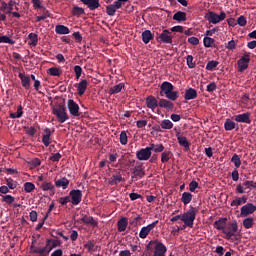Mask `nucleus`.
<instances>
[{"label":"nucleus","instance_id":"f257e3e1","mask_svg":"<svg viewBox=\"0 0 256 256\" xmlns=\"http://www.w3.org/2000/svg\"><path fill=\"white\" fill-rule=\"evenodd\" d=\"M197 217V208L191 207L189 210L182 214V222L184 223L183 228L190 227L193 229V225L195 223V219Z\"/></svg>","mask_w":256,"mask_h":256},{"label":"nucleus","instance_id":"f03ea898","mask_svg":"<svg viewBox=\"0 0 256 256\" xmlns=\"http://www.w3.org/2000/svg\"><path fill=\"white\" fill-rule=\"evenodd\" d=\"M53 115H55L56 119L59 123H65V121H68L69 114H67V108H65V105L58 104L53 107L52 109Z\"/></svg>","mask_w":256,"mask_h":256},{"label":"nucleus","instance_id":"7ed1b4c3","mask_svg":"<svg viewBox=\"0 0 256 256\" xmlns=\"http://www.w3.org/2000/svg\"><path fill=\"white\" fill-rule=\"evenodd\" d=\"M227 14L225 12H221L220 15L216 14L213 11L207 12L205 14V19L208 23H212L213 25H217V23H221V21H225Z\"/></svg>","mask_w":256,"mask_h":256},{"label":"nucleus","instance_id":"20e7f679","mask_svg":"<svg viewBox=\"0 0 256 256\" xmlns=\"http://www.w3.org/2000/svg\"><path fill=\"white\" fill-rule=\"evenodd\" d=\"M129 0H116L113 4L106 7V13L109 17H113L117 13V9H121Z\"/></svg>","mask_w":256,"mask_h":256},{"label":"nucleus","instance_id":"39448f33","mask_svg":"<svg viewBox=\"0 0 256 256\" xmlns=\"http://www.w3.org/2000/svg\"><path fill=\"white\" fill-rule=\"evenodd\" d=\"M244 185V187H243ZM243 185L239 184L236 187V193L243 195V193H247V190L251 191V189H256V182L255 181H245Z\"/></svg>","mask_w":256,"mask_h":256},{"label":"nucleus","instance_id":"423d86ee","mask_svg":"<svg viewBox=\"0 0 256 256\" xmlns=\"http://www.w3.org/2000/svg\"><path fill=\"white\" fill-rule=\"evenodd\" d=\"M239 227L237 226V222L228 223L226 226H224L223 233L226 235V239H231V237H234L235 233H237V230Z\"/></svg>","mask_w":256,"mask_h":256},{"label":"nucleus","instance_id":"0eeeda50","mask_svg":"<svg viewBox=\"0 0 256 256\" xmlns=\"http://www.w3.org/2000/svg\"><path fill=\"white\" fill-rule=\"evenodd\" d=\"M67 108L72 117H81V113H79V104H77L73 99L68 100Z\"/></svg>","mask_w":256,"mask_h":256},{"label":"nucleus","instance_id":"6e6552de","mask_svg":"<svg viewBox=\"0 0 256 256\" xmlns=\"http://www.w3.org/2000/svg\"><path fill=\"white\" fill-rule=\"evenodd\" d=\"M157 223H159V221L156 220L155 222H152L151 224L142 227L139 232L140 239H147V235H149V233L153 231L154 227H157Z\"/></svg>","mask_w":256,"mask_h":256},{"label":"nucleus","instance_id":"1a4fd4ad","mask_svg":"<svg viewBox=\"0 0 256 256\" xmlns=\"http://www.w3.org/2000/svg\"><path fill=\"white\" fill-rule=\"evenodd\" d=\"M136 157L139 161H149L151 159V149L149 147L140 149L136 152Z\"/></svg>","mask_w":256,"mask_h":256},{"label":"nucleus","instance_id":"9d476101","mask_svg":"<svg viewBox=\"0 0 256 256\" xmlns=\"http://www.w3.org/2000/svg\"><path fill=\"white\" fill-rule=\"evenodd\" d=\"M256 211V206L253 203H247L246 205L242 206L240 209L241 217H247L248 215H253Z\"/></svg>","mask_w":256,"mask_h":256},{"label":"nucleus","instance_id":"9b49d317","mask_svg":"<svg viewBox=\"0 0 256 256\" xmlns=\"http://www.w3.org/2000/svg\"><path fill=\"white\" fill-rule=\"evenodd\" d=\"M54 247H55V245L51 246L49 244V240H47V243H46L45 247H43V248H34L32 250V253H36V254L41 255V256H47V255H49V253H51V251H53Z\"/></svg>","mask_w":256,"mask_h":256},{"label":"nucleus","instance_id":"f8f14e48","mask_svg":"<svg viewBox=\"0 0 256 256\" xmlns=\"http://www.w3.org/2000/svg\"><path fill=\"white\" fill-rule=\"evenodd\" d=\"M249 61H251L249 54H245L238 60V71H240V73H243V71L249 67Z\"/></svg>","mask_w":256,"mask_h":256},{"label":"nucleus","instance_id":"ddd939ff","mask_svg":"<svg viewBox=\"0 0 256 256\" xmlns=\"http://www.w3.org/2000/svg\"><path fill=\"white\" fill-rule=\"evenodd\" d=\"M69 195L71 197L72 205H79L81 203V199L83 198L81 190H71Z\"/></svg>","mask_w":256,"mask_h":256},{"label":"nucleus","instance_id":"4468645a","mask_svg":"<svg viewBox=\"0 0 256 256\" xmlns=\"http://www.w3.org/2000/svg\"><path fill=\"white\" fill-rule=\"evenodd\" d=\"M158 39L161 43L171 44L173 43V33L169 30H163Z\"/></svg>","mask_w":256,"mask_h":256},{"label":"nucleus","instance_id":"2eb2a0df","mask_svg":"<svg viewBox=\"0 0 256 256\" xmlns=\"http://www.w3.org/2000/svg\"><path fill=\"white\" fill-rule=\"evenodd\" d=\"M166 253L167 247L165 246V244L156 241L154 247V256H165Z\"/></svg>","mask_w":256,"mask_h":256},{"label":"nucleus","instance_id":"dca6fc26","mask_svg":"<svg viewBox=\"0 0 256 256\" xmlns=\"http://www.w3.org/2000/svg\"><path fill=\"white\" fill-rule=\"evenodd\" d=\"M83 5H86L90 11H95V9H99L101 7V3L99 0H80Z\"/></svg>","mask_w":256,"mask_h":256},{"label":"nucleus","instance_id":"f3484780","mask_svg":"<svg viewBox=\"0 0 256 256\" xmlns=\"http://www.w3.org/2000/svg\"><path fill=\"white\" fill-rule=\"evenodd\" d=\"M14 5H15V2L13 0H10L8 4H7V2H2L0 11H2V13H6L7 15H9V14L13 13Z\"/></svg>","mask_w":256,"mask_h":256},{"label":"nucleus","instance_id":"a211bd4d","mask_svg":"<svg viewBox=\"0 0 256 256\" xmlns=\"http://www.w3.org/2000/svg\"><path fill=\"white\" fill-rule=\"evenodd\" d=\"M89 85V82L85 79L81 80L77 85V93L80 97H83L85 95V91H87V87Z\"/></svg>","mask_w":256,"mask_h":256},{"label":"nucleus","instance_id":"6ab92c4d","mask_svg":"<svg viewBox=\"0 0 256 256\" xmlns=\"http://www.w3.org/2000/svg\"><path fill=\"white\" fill-rule=\"evenodd\" d=\"M40 189H42V191H50V195H55V185H53V182H42L40 185Z\"/></svg>","mask_w":256,"mask_h":256},{"label":"nucleus","instance_id":"aec40b11","mask_svg":"<svg viewBox=\"0 0 256 256\" xmlns=\"http://www.w3.org/2000/svg\"><path fill=\"white\" fill-rule=\"evenodd\" d=\"M18 77L21 80V84H22V87H24V89H29L31 87V77L23 73H19Z\"/></svg>","mask_w":256,"mask_h":256},{"label":"nucleus","instance_id":"412c9836","mask_svg":"<svg viewBox=\"0 0 256 256\" xmlns=\"http://www.w3.org/2000/svg\"><path fill=\"white\" fill-rule=\"evenodd\" d=\"M157 98L154 96H148L146 98V107H148V109H151L152 111H155V109H157Z\"/></svg>","mask_w":256,"mask_h":256},{"label":"nucleus","instance_id":"4be33fe9","mask_svg":"<svg viewBox=\"0 0 256 256\" xmlns=\"http://www.w3.org/2000/svg\"><path fill=\"white\" fill-rule=\"evenodd\" d=\"M251 114L249 113H243L235 116V121L237 123H251Z\"/></svg>","mask_w":256,"mask_h":256},{"label":"nucleus","instance_id":"5701e85b","mask_svg":"<svg viewBox=\"0 0 256 256\" xmlns=\"http://www.w3.org/2000/svg\"><path fill=\"white\" fill-rule=\"evenodd\" d=\"M184 98L186 101H191L192 99H197V90L189 88L186 90Z\"/></svg>","mask_w":256,"mask_h":256},{"label":"nucleus","instance_id":"b1692460","mask_svg":"<svg viewBox=\"0 0 256 256\" xmlns=\"http://www.w3.org/2000/svg\"><path fill=\"white\" fill-rule=\"evenodd\" d=\"M226 225H227V218H220L219 220L214 222V227L218 231H224Z\"/></svg>","mask_w":256,"mask_h":256},{"label":"nucleus","instance_id":"393cba45","mask_svg":"<svg viewBox=\"0 0 256 256\" xmlns=\"http://www.w3.org/2000/svg\"><path fill=\"white\" fill-rule=\"evenodd\" d=\"M177 140L179 145H181V147H184V151H189L190 144H189V141L187 140V137L178 135Z\"/></svg>","mask_w":256,"mask_h":256},{"label":"nucleus","instance_id":"a878e982","mask_svg":"<svg viewBox=\"0 0 256 256\" xmlns=\"http://www.w3.org/2000/svg\"><path fill=\"white\" fill-rule=\"evenodd\" d=\"M55 31L57 35H69L70 33L69 28L65 25H56Z\"/></svg>","mask_w":256,"mask_h":256},{"label":"nucleus","instance_id":"bb28decb","mask_svg":"<svg viewBox=\"0 0 256 256\" xmlns=\"http://www.w3.org/2000/svg\"><path fill=\"white\" fill-rule=\"evenodd\" d=\"M247 203V196H242L240 198H236L231 202V207H240V205H245Z\"/></svg>","mask_w":256,"mask_h":256},{"label":"nucleus","instance_id":"cd10ccee","mask_svg":"<svg viewBox=\"0 0 256 256\" xmlns=\"http://www.w3.org/2000/svg\"><path fill=\"white\" fill-rule=\"evenodd\" d=\"M56 187H61L62 189H67L69 187V180L65 177L60 178L55 181Z\"/></svg>","mask_w":256,"mask_h":256},{"label":"nucleus","instance_id":"c85d7f7f","mask_svg":"<svg viewBox=\"0 0 256 256\" xmlns=\"http://www.w3.org/2000/svg\"><path fill=\"white\" fill-rule=\"evenodd\" d=\"M133 175L134 177H145V171L143 170V165L135 166L133 169Z\"/></svg>","mask_w":256,"mask_h":256},{"label":"nucleus","instance_id":"c756f323","mask_svg":"<svg viewBox=\"0 0 256 256\" xmlns=\"http://www.w3.org/2000/svg\"><path fill=\"white\" fill-rule=\"evenodd\" d=\"M82 223H85V225H92V227H97V221L91 216H84L80 219Z\"/></svg>","mask_w":256,"mask_h":256},{"label":"nucleus","instance_id":"7c9ffc66","mask_svg":"<svg viewBox=\"0 0 256 256\" xmlns=\"http://www.w3.org/2000/svg\"><path fill=\"white\" fill-rule=\"evenodd\" d=\"M153 39V33H151V30H145L142 32V41L147 45L149 41Z\"/></svg>","mask_w":256,"mask_h":256},{"label":"nucleus","instance_id":"2f4dec72","mask_svg":"<svg viewBox=\"0 0 256 256\" xmlns=\"http://www.w3.org/2000/svg\"><path fill=\"white\" fill-rule=\"evenodd\" d=\"M161 91L167 95L173 91V84L171 82H163L161 85Z\"/></svg>","mask_w":256,"mask_h":256},{"label":"nucleus","instance_id":"473e14b6","mask_svg":"<svg viewBox=\"0 0 256 256\" xmlns=\"http://www.w3.org/2000/svg\"><path fill=\"white\" fill-rule=\"evenodd\" d=\"M44 135L42 138V143L45 145V147H49V140L51 139V129L46 128L44 130Z\"/></svg>","mask_w":256,"mask_h":256},{"label":"nucleus","instance_id":"72a5a7b5","mask_svg":"<svg viewBox=\"0 0 256 256\" xmlns=\"http://www.w3.org/2000/svg\"><path fill=\"white\" fill-rule=\"evenodd\" d=\"M118 231L121 233L127 229V225H129V222L127 218H121L118 223Z\"/></svg>","mask_w":256,"mask_h":256},{"label":"nucleus","instance_id":"f704fd0d","mask_svg":"<svg viewBox=\"0 0 256 256\" xmlns=\"http://www.w3.org/2000/svg\"><path fill=\"white\" fill-rule=\"evenodd\" d=\"M150 151H154V153H163L165 151V146L163 144H150Z\"/></svg>","mask_w":256,"mask_h":256},{"label":"nucleus","instance_id":"c9c22d12","mask_svg":"<svg viewBox=\"0 0 256 256\" xmlns=\"http://www.w3.org/2000/svg\"><path fill=\"white\" fill-rule=\"evenodd\" d=\"M174 21H187V13L179 11L173 15Z\"/></svg>","mask_w":256,"mask_h":256},{"label":"nucleus","instance_id":"e433bc0d","mask_svg":"<svg viewBox=\"0 0 256 256\" xmlns=\"http://www.w3.org/2000/svg\"><path fill=\"white\" fill-rule=\"evenodd\" d=\"M192 199H193L192 193L184 192L182 194L181 201H182V203H184V205H189V203H191Z\"/></svg>","mask_w":256,"mask_h":256},{"label":"nucleus","instance_id":"4c0bfd02","mask_svg":"<svg viewBox=\"0 0 256 256\" xmlns=\"http://www.w3.org/2000/svg\"><path fill=\"white\" fill-rule=\"evenodd\" d=\"M158 105H159V107H162L163 109H173V103H171L167 99H160Z\"/></svg>","mask_w":256,"mask_h":256},{"label":"nucleus","instance_id":"58836bf2","mask_svg":"<svg viewBox=\"0 0 256 256\" xmlns=\"http://www.w3.org/2000/svg\"><path fill=\"white\" fill-rule=\"evenodd\" d=\"M237 124H235V122L231 119H226L225 123H224V129L225 131H233V129H235Z\"/></svg>","mask_w":256,"mask_h":256},{"label":"nucleus","instance_id":"ea45409f","mask_svg":"<svg viewBox=\"0 0 256 256\" xmlns=\"http://www.w3.org/2000/svg\"><path fill=\"white\" fill-rule=\"evenodd\" d=\"M122 181H123V177L121 176V174L113 175L109 180V184L110 185H119V183H121Z\"/></svg>","mask_w":256,"mask_h":256},{"label":"nucleus","instance_id":"a19ab883","mask_svg":"<svg viewBox=\"0 0 256 256\" xmlns=\"http://www.w3.org/2000/svg\"><path fill=\"white\" fill-rule=\"evenodd\" d=\"M123 87H125V84L119 83L118 85H115L114 87L110 88V95L121 93V91L123 90Z\"/></svg>","mask_w":256,"mask_h":256},{"label":"nucleus","instance_id":"79ce46f5","mask_svg":"<svg viewBox=\"0 0 256 256\" xmlns=\"http://www.w3.org/2000/svg\"><path fill=\"white\" fill-rule=\"evenodd\" d=\"M253 225H255V220L253 218L248 217L243 220V226L245 227V229H251Z\"/></svg>","mask_w":256,"mask_h":256},{"label":"nucleus","instance_id":"37998d69","mask_svg":"<svg viewBox=\"0 0 256 256\" xmlns=\"http://www.w3.org/2000/svg\"><path fill=\"white\" fill-rule=\"evenodd\" d=\"M28 39L31 41L30 45H32V47H36L37 43H39V38L35 33H30Z\"/></svg>","mask_w":256,"mask_h":256},{"label":"nucleus","instance_id":"c03bdc74","mask_svg":"<svg viewBox=\"0 0 256 256\" xmlns=\"http://www.w3.org/2000/svg\"><path fill=\"white\" fill-rule=\"evenodd\" d=\"M72 15H74L75 17H79V15H85V9L74 6L72 9Z\"/></svg>","mask_w":256,"mask_h":256},{"label":"nucleus","instance_id":"a18cd8bd","mask_svg":"<svg viewBox=\"0 0 256 256\" xmlns=\"http://www.w3.org/2000/svg\"><path fill=\"white\" fill-rule=\"evenodd\" d=\"M49 75L52 77H60L61 76V70L57 67H52L48 69Z\"/></svg>","mask_w":256,"mask_h":256},{"label":"nucleus","instance_id":"49530a36","mask_svg":"<svg viewBox=\"0 0 256 256\" xmlns=\"http://www.w3.org/2000/svg\"><path fill=\"white\" fill-rule=\"evenodd\" d=\"M231 162L234 163L236 169H239V167H241V158L239 157V155L234 154L231 158Z\"/></svg>","mask_w":256,"mask_h":256},{"label":"nucleus","instance_id":"de8ad7c7","mask_svg":"<svg viewBox=\"0 0 256 256\" xmlns=\"http://www.w3.org/2000/svg\"><path fill=\"white\" fill-rule=\"evenodd\" d=\"M167 99H170V101H177L179 99V92L177 91H170L168 94H166Z\"/></svg>","mask_w":256,"mask_h":256},{"label":"nucleus","instance_id":"09e8293b","mask_svg":"<svg viewBox=\"0 0 256 256\" xmlns=\"http://www.w3.org/2000/svg\"><path fill=\"white\" fill-rule=\"evenodd\" d=\"M24 191L26 193H32V191H35V184L31 182L24 183Z\"/></svg>","mask_w":256,"mask_h":256},{"label":"nucleus","instance_id":"8fccbe9b","mask_svg":"<svg viewBox=\"0 0 256 256\" xmlns=\"http://www.w3.org/2000/svg\"><path fill=\"white\" fill-rule=\"evenodd\" d=\"M203 43L204 47H213V45L215 44V39L206 36L204 37Z\"/></svg>","mask_w":256,"mask_h":256},{"label":"nucleus","instance_id":"3c124183","mask_svg":"<svg viewBox=\"0 0 256 256\" xmlns=\"http://www.w3.org/2000/svg\"><path fill=\"white\" fill-rule=\"evenodd\" d=\"M3 203H7L8 205H12V203H15V197L12 195H4L2 196Z\"/></svg>","mask_w":256,"mask_h":256},{"label":"nucleus","instance_id":"603ef678","mask_svg":"<svg viewBox=\"0 0 256 256\" xmlns=\"http://www.w3.org/2000/svg\"><path fill=\"white\" fill-rule=\"evenodd\" d=\"M160 127L162 129H173V122H171V120H163Z\"/></svg>","mask_w":256,"mask_h":256},{"label":"nucleus","instance_id":"864d4df0","mask_svg":"<svg viewBox=\"0 0 256 256\" xmlns=\"http://www.w3.org/2000/svg\"><path fill=\"white\" fill-rule=\"evenodd\" d=\"M74 73L76 75V80L79 81V79H81V75L83 74V68H81L79 65L74 66Z\"/></svg>","mask_w":256,"mask_h":256},{"label":"nucleus","instance_id":"5fc2aeb1","mask_svg":"<svg viewBox=\"0 0 256 256\" xmlns=\"http://www.w3.org/2000/svg\"><path fill=\"white\" fill-rule=\"evenodd\" d=\"M217 65H219L218 61H209L206 65V69L207 71H213V69H215V67H217Z\"/></svg>","mask_w":256,"mask_h":256},{"label":"nucleus","instance_id":"6e6d98bb","mask_svg":"<svg viewBox=\"0 0 256 256\" xmlns=\"http://www.w3.org/2000/svg\"><path fill=\"white\" fill-rule=\"evenodd\" d=\"M0 43H9V45H14L15 41L8 36H0Z\"/></svg>","mask_w":256,"mask_h":256},{"label":"nucleus","instance_id":"4d7b16f0","mask_svg":"<svg viewBox=\"0 0 256 256\" xmlns=\"http://www.w3.org/2000/svg\"><path fill=\"white\" fill-rule=\"evenodd\" d=\"M50 16H51V15L49 14V11L44 10L42 15L36 17V21H37V22H39V21H45V19H47V18L50 17Z\"/></svg>","mask_w":256,"mask_h":256},{"label":"nucleus","instance_id":"13d9d810","mask_svg":"<svg viewBox=\"0 0 256 256\" xmlns=\"http://www.w3.org/2000/svg\"><path fill=\"white\" fill-rule=\"evenodd\" d=\"M237 25H239L240 27H245V25H247V18L245 16L238 17Z\"/></svg>","mask_w":256,"mask_h":256},{"label":"nucleus","instance_id":"bf43d9fd","mask_svg":"<svg viewBox=\"0 0 256 256\" xmlns=\"http://www.w3.org/2000/svg\"><path fill=\"white\" fill-rule=\"evenodd\" d=\"M120 143H121V145H127V132L126 131H122L120 133Z\"/></svg>","mask_w":256,"mask_h":256},{"label":"nucleus","instance_id":"052dcab7","mask_svg":"<svg viewBox=\"0 0 256 256\" xmlns=\"http://www.w3.org/2000/svg\"><path fill=\"white\" fill-rule=\"evenodd\" d=\"M171 152H163L161 154V163H167L170 159Z\"/></svg>","mask_w":256,"mask_h":256},{"label":"nucleus","instance_id":"680f3d73","mask_svg":"<svg viewBox=\"0 0 256 256\" xmlns=\"http://www.w3.org/2000/svg\"><path fill=\"white\" fill-rule=\"evenodd\" d=\"M198 188H199V183H197V181L190 182L189 191H191V193H194V191Z\"/></svg>","mask_w":256,"mask_h":256},{"label":"nucleus","instance_id":"e2e57ef3","mask_svg":"<svg viewBox=\"0 0 256 256\" xmlns=\"http://www.w3.org/2000/svg\"><path fill=\"white\" fill-rule=\"evenodd\" d=\"M235 47H237V44L235 43V40H231L229 41L226 45L225 48L229 49L230 51H233V49H235Z\"/></svg>","mask_w":256,"mask_h":256},{"label":"nucleus","instance_id":"0e129e2a","mask_svg":"<svg viewBox=\"0 0 256 256\" xmlns=\"http://www.w3.org/2000/svg\"><path fill=\"white\" fill-rule=\"evenodd\" d=\"M186 61L190 69H193L195 67V63H193V57L191 55L187 56Z\"/></svg>","mask_w":256,"mask_h":256},{"label":"nucleus","instance_id":"69168bd1","mask_svg":"<svg viewBox=\"0 0 256 256\" xmlns=\"http://www.w3.org/2000/svg\"><path fill=\"white\" fill-rule=\"evenodd\" d=\"M136 127H138V129H143V127H147V120H138L136 122Z\"/></svg>","mask_w":256,"mask_h":256},{"label":"nucleus","instance_id":"338daca9","mask_svg":"<svg viewBox=\"0 0 256 256\" xmlns=\"http://www.w3.org/2000/svg\"><path fill=\"white\" fill-rule=\"evenodd\" d=\"M188 43H190V45H199V38L192 36L188 38Z\"/></svg>","mask_w":256,"mask_h":256},{"label":"nucleus","instance_id":"774afa93","mask_svg":"<svg viewBox=\"0 0 256 256\" xmlns=\"http://www.w3.org/2000/svg\"><path fill=\"white\" fill-rule=\"evenodd\" d=\"M61 159V154L60 153H56V154H53L51 157H50V161H53V162H57Z\"/></svg>","mask_w":256,"mask_h":256}]
</instances>
